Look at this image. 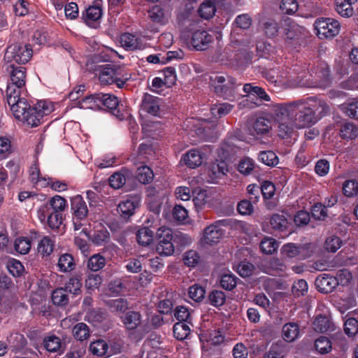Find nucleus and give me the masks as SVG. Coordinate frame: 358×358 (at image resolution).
Listing matches in <instances>:
<instances>
[{
    "label": "nucleus",
    "instance_id": "1",
    "mask_svg": "<svg viewBox=\"0 0 358 358\" xmlns=\"http://www.w3.org/2000/svg\"><path fill=\"white\" fill-rule=\"evenodd\" d=\"M329 111L326 101L310 96L273 105L271 117L278 123V136L289 139L297 136L299 129L310 128Z\"/></svg>",
    "mask_w": 358,
    "mask_h": 358
},
{
    "label": "nucleus",
    "instance_id": "2",
    "mask_svg": "<svg viewBox=\"0 0 358 358\" xmlns=\"http://www.w3.org/2000/svg\"><path fill=\"white\" fill-rule=\"evenodd\" d=\"M9 106L16 119L32 127L40 124L41 118L53 110L50 102L39 101L31 108L24 98Z\"/></svg>",
    "mask_w": 358,
    "mask_h": 358
},
{
    "label": "nucleus",
    "instance_id": "3",
    "mask_svg": "<svg viewBox=\"0 0 358 358\" xmlns=\"http://www.w3.org/2000/svg\"><path fill=\"white\" fill-rule=\"evenodd\" d=\"M10 82L6 90V97L8 105H13L15 101L24 99L21 97L25 91L26 69L22 66L15 67L10 64Z\"/></svg>",
    "mask_w": 358,
    "mask_h": 358
},
{
    "label": "nucleus",
    "instance_id": "4",
    "mask_svg": "<svg viewBox=\"0 0 358 358\" xmlns=\"http://www.w3.org/2000/svg\"><path fill=\"white\" fill-rule=\"evenodd\" d=\"M210 84L218 96L229 100L236 97L237 88L241 85L236 83V79L227 75L210 76Z\"/></svg>",
    "mask_w": 358,
    "mask_h": 358
},
{
    "label": "nucleus",
    "instance_id": "5",
    "mask_svg": "<svg viewBox=\"0 0 358 358\" xmlns=\"http://www.w3.org/2000/svg\"><path fill=\"white\" fill-rule=\"evenodd\" d=\"M329 69L324 62L320 63L317 69L309 71V75L306 76L299 80L300 87H326L329 84Z\"/></svg>",
    "mask_w": 358,
    "mask_h": 358
},
{
    "label": "nucleus",
    "instance_id": "6",
    "mask_svg": "<svg viewBox=\"0 0 358 358\" xmlns=\"http://www.w3.org/2000/svg\"><path fill=\"white\" fill-rule=\"evenodd\" d=\"M32 56V49L29 45L13 44L8 46L5 52L4 59L7 62L25 64Z\"/></svg>",
    "mask_w": 358,
    "mask_h": 358
},
{
    "label": "nucleus",
    "instance_id": "7",
    "mask_svg": "<svg viewBox=\"0 0 358 358\" xmlns=\"http://www.w3.org/2000/svg\"><path fill=\"white\" fill-rule=\"evenodd\" d=\"M156 251L160 255L170 256L174 252L172 243L173 234L171 229L165 227L158 229L156 234Z\"/></svg>",
    "mask_w": 358,
    "mask_h": 358
},
{
    "label": "nucleus",
    "instance_id": "8",
    "mask_svg": "<svg viewBox=\"0 0 358 358\" xmlns=\"http://www.w3.org/2000/svg\"><path fill=\"white\" fill-rule=\"evenodd\" d=\"M317 35L319 38H329L336 36L340 31L341 25L338 20L333 18H321L315 22Z\"/></svg>",
    "mask_w": 358,
    "mask_h": 358
},
{
    "label": "nucleus",
    "instance_id": "9",
    "mask_svg": "<svg viewBox=\"0 0 358 358\" xmlns=\"http://www.w3.org/2000/svg\"><path fill=\"white\" fill-rule=\"evenodd\" d=\"M129 74L120 75V73L114 68L107 65L103 67L99 76L100 82L103 85L115 83L120 88L122 87L125 82L129 79Z\"/></svg>",
    "mask_w": 358,
    "mask_h": 358
},
{
    "label": "nucleus",
    "instance_id": "10",
    "mask_svg": "<svg viewBox=\"0 0 358 358\" xmlns=\"http://www.w3.org/2000/svg\"><path fill=\"white\" fill-rule=\"evenodd\" d=\"M224 222V220H218L206 227L201 239V243L203 244L213 245L219 242L223 234L220 226Z\"/></svg>",
    "mask_w": 358,
    "mask_h": 358
},
{
    "label": "nucleus",
    "instance_id": "11",
    "mask_svg": "<svg viewBox=\"0 0 358 358\" xmlns=\"http://www.w3.org/2000/svg\"><path fill=\"white\" fill-rule=\"evenodd\" d=\"M271 121L265 117L257 118L249 128V134L257 139L268 136L271 130Z\"/></svg>",
    "mask_w": 358,
    "mask_h": 358
},
{
    "label": "nucleus",
    "instance_id": "12",
    "mask_svg": "<svg viewBox=\"0 0 358 358\" xmlns=\"http://www.w3.org/2000/svg\"><path fill=\"white\" fill-rule=\"evenodd\" d=\"M161 99L149 94H145L142 103L141 110L153 116H159Z\"/></svg>",
    "mask_w": 358,
    "mask_h": 358
},
{
    "label": "nucleus",
    "instance_id": "13",
    "mask_svg": "<svg viewBox=\"0 0 358 358\" xmlns=\"http://www.w3.org/2000/svg\"><path fill=\"white\" fill-rule=\"evenodd\" d=\"M213 41V36L206 31L197 30L193 33L191 43L197 50H204Z\"/></svg>",
    "mask_w": 358,
    "mask_h": 358
},
{
    "label": "nucleus",
    "instance_id": "14",
    "mask_svg": "<svg viewBox=\"0 0 358 358\" xmlns=\"http://www.w3.org/2000/svg\"><path fill=\"white\" fill-rule=\"evenodd\" d=\"M103 15L101 6L99 2L89 6L85 12L83 14V18L85 23L90 26L94 27V24L99 22Z\"/></svg>",
    "mask_w": 358,
    "mask_h": 358
},
{
    "label": "nucleus",
    "instance_id": "15",
    "mask_svg": "<svg viewBox=\"0 0 358 358\" xmlns=\"http://www.w3.org/2000/svg\"><path fill=\"white\" fill-rule=\"evenodd\" d=\"M120 42L127 50H141L145 48L142 39L134 34L124 33L121 35Z\"/></svg>",
    "mask_w": 358,
    "mask_h": 358
},
{
    "label": "nucleus",
    "instance_id": "16",
    "mask_svg": "<svg viewBox=\"0 0 358 358\" xmlns=\"http://www.w3.org/2000/svg\"><path fill=\"white\" fill-rule=\"evenodd\" d=\"M71 210L76 220H84L88 214L87 204L80 195H76L71 199Z\"/></svg>",
    "mask_w": 358,
    "mask_h": 358
},
{
    "label": "nucleus",
    "instance_id": "17",
    "mask_svg": "<svg viewBox=\"0 0 358 358\" xmlns=\"http://www.w3.org/2000/svg\"><path fill=\"white\" fill-rule=\"evenodd\" d=\"M229 171L228 164L225 160L215 159L208 167V175L212 179H219Z\"/></svg>",
    "mask_w": 358,
    "mask_h": 358
},
{
    "label": "nucleus",
    "instance_id": "18",
    "mask_svg": "<svg viewBox=\"0 0 358 358\" xmlns=\"http://www.w3.org/2000/svg\"><path fill=\"white\" fill-rule=\"evenodd\" d=\"M124 327L129 330H135L141 324V315L139 312L130 310L120 317Z\"/></svg>",
    "mask_w": 358,
    "mask_h": 358
},
{
    "label": "nucleus",
    "instance_id": "19",
    "mask_svg": "<svg viewBox=\"0 0 358 358\" xmlns=\"http://www.w3.org/2000/svg\"><path fill=\"white\" fill-rule=\"evenodd\" d=\"M339 136L343 140H353L358 136V127L349 122H341L338 125Z\"/></svg>",
    "mask_w": 358,
    "mask_h": 358
},
{
    "label": "nucleus",
    "instance_id": "20",
    "mask_svg": "<svg viewBox=\"0 0 358 358\" xmlns=\"http://www.w3.org/2000/svg\"><path fill=\"white\" fill-rule=\"evenodd\" d=\"M29 180L36 188H44L49 185L50 180L41 176L38 164H33L29 169Z\"/></svg>",
    "mask_w": 358,
    "mask_h": 358
},
{
    "label": "nucleus",
    "instance_id": "21",
    "mask_svg": "<svg viewBox=\"0 0 358 358\" xmlns=\"http://www.w3.org/2000/svg\"><path fill=\"white\" fill-rule=\"evenodd\" d=\"M76 262L72 255L64 253L59 255L57 267L59 271L68 273L73 271L76 268Z\"/></svg>",
    "mask_w": 358,
    "mask_h": 358
},
{
    "label": "nucleus",
    "instance_id": "22",
    "mask_svg": "<svg viewBox=\"0 0 358 358\" xmlns=\"http://www.w3.org/2000/svg\"><path fill=\"white\" fill-rule=\"evenodd\" d=\"M55 243L54 238L48 236H43L37 245L38 254L43 257L50 256L54 250Z\"/></svg>",
    "mask_w": 358,
    "mask_h": 358
},
{
    "label": "nucleus",
    "instance_id": "23",
    "mask_svg": "<svg viewBox=\"0 0 358 358\" xmlns=\"http://www.w3.org/2000/svg\"><path fill=\"white\" fill-rule=\"evenodd\" d=\"M315 284L320 292L327 293L333 291L336 285H338V282L334 277L324 275L317 278L315 280Z\"/></svg>",
    "mask_w": 358,
    "mask_h": 358
},
{
    "label": "nucleus",
    "instance_id": "24",
    "mask_svg": "<svg viewBox=\"0 0 358 358\" xmlns=\"http://www.w3.org/2000/svg\"><path fill=\"white\" fill-rule=\"evenodd\" d=\"M313 329L321 333L332 331L334 330V325L328 316L319 315L313 322Z\"/></svg>",
    "mask_w": 358,
    "mask_h": 358
},
{
    "label": "nucleus",
    "instance_id": "25",
    "mask_svg": "<svg viewBox=\"0 0 358 358\" xmlns=\"http://www.w3.org/2000/svg\"><path fill=\"white\" fill-rule=\"evenodd\" d=\"M90 238L94 244L102 245L110 241V234L106 227L99 224L95 227L94 233Z\"/></svg>",
    "mask_w": 358,
    "mask_h": 358
},
{
    "label": "nucleus",
    "instance_id": "26",
    "mask_svg": "<svg viewBox=\"0 0 358 358\" xmlns=\"http://www.w3.org/2000/svg\"><path fill=\"white\" fill-rule=\"evenodd\" d=\"M243 90L246 94L252 95L255 99H259L260 101V106L263 101H269V96L266 93L264 89L260 87L255 86L250 83L245 84Z\"/></svg>",
    "mask_w": 358,
    "mask_h": 358
},
{
    "label": "nucleus",
    "instance_id": "27",
    "mask_svg": "<svg viewBox=\"0 0 358 358\" xmlns=\"http://www.w3.org/2000/svg\"><path fill=\"white\" fill-rule=\"evenodd\" d=\"M78 106L80 108H89L92 110H98L101 108L100 93L94 94L79 100Z\"/></svg>",
    "mask_w": 358,
    "mask_h": 358
},
{
    "label": "nucleus",
    "instance_id": "28",
    "mask_svg": "<svg viewBox=\"0 0 358 358\" xmlns=\"http://www.w3.org/2000/svg\"><path fill=\"white\" fill-rule=\"evenodd\" d=\"M305 245L298 246L294 243H289L282 246L281 253L284 257L287 258H294L299 255L305 258L306 255L303 254V251L305 250Z\"/></svg>",
    "mask_w": 358,
    "mask_h": 358
},
{
    "label": "nucleus",
    "instance_id": "29",
    "mask_svg": "<svg viewBox=\"0 0 358 358\" xmlns=\"http://www.w3.org/2000/svg\"><path fill=\"white\" fill-rule=\"evenodd\" d=\"M185 164L190 168H195L202 164L203 157L199 150L192 149L183 157Z\"/></svg>",
    "mask_w": 358,
    "mask_h": 358
},
{
    "label": "nucleus",
    "instance_id": "30",
    "mask_svg": "<svg viewBox=\"0 0 358 358\" xmlns=\"http://www.w3.org/2000/svg\"><path fill=\"white\" fill-rule=\"evenodd\" d=\"M299 335V328L297 324L290 322L285 324L282 327V336L285 341L292 342L295 341Z\"/></svg>",
    "mask_w": 358,
    "mask_h": 358
},
{
    "label": "nucleus",
    "instance_id": "31",
    "mask_svg": "<svg viewBox=\"0 0 358 358\" xmlns=\"http://www.w3.org/2000/svg\"><path fill=\"white\" fill-rule=\"evenodd\" d=\"M100 101L101 108L104 106L111 111H115L119 104L117 97L110 94L100 93Z\"/></svg>",
    "mask_w": 358,
    "mask_h": 358
},
{
    "label": "nucleus",
    "instance_id": "32",
    "mask_svg": "<svg viewBox=\"0 0 358 358\" xmlns=\"http://www.w3.org/2000/svg\"><path fill=\"white\" fill-rule=\"evenodd\" d=\"M271 227L280 231H284L287 229L289 222L284 215L274 214L270 220Z\"/></svg>",
    "mask_w": 358,
    "mask_h": 358
},
{
    "label": "nucleus",
    "instance_id": "33",
    "mask_svg": "<svg viewBox=\"0 0 358 358\" xmlns=\"http://www.w3.org/2000/svg\"><path fill=\"white\" fill-rule=\"evenodd\" d=\"M127 171L122 169L111 175L109 178V184L114 189L121 188L126 182Z\"/></svg>",
    "mask_w": 358,
    "mask_h": 358
},
{
    "label": "nucleus",
    "instance_id": "34",
    "mask_svg": "<svg viewBox=\"0 0 358 358\" xmlns=\"http://www.w3.org/2000/svg\"><path fill=\"white\" fill-rule=\"evenodd\" d=\"M286 35L287 38H293L305 31V28L292 21L291 19L285 20Z\"/></svg>",
    "mask_w": 358,
    "mask_h": 358
},
{
    "label": "nucleus",
    "instance_id": "35",
    "mask_svg": "<svg viewBox=\"0 0 358 358\" xmlns=\"http://www.w3.org/2000/svg\"><path fill=\"white\" fill-rule=\"evenodd\" d=\"M215 3L211 0L203 1L199 9L200 16L206 20L211 18L215 15Z\"/></svg>",
    "mask_w": 358,
    "mask_h": 358
},
{
    "label": "nucleus",
    "instance_id": "36",
    "mask_svg": "<svg viewBox=\"0 0 358 358\" xmlns=\"http://www.w3.org/2000/svg\"><path fill=\"white\" fill-rule=\"evenodd\" d=\"M154 232L148 227L140 229L136 233V238L139 244L148 245L153 240Z\"/></svg>",
    "mask_w": 358,
    "mask_h": 358
},
{
    "label": "nucleus",
    "instance_id": "37",
    "mask_svg": "<svg viewBox=\"0 0 358 358\" xmlns=\"http://www.w3.org/2000/svg\"><path fill=\"white\" fill-rule=\"evenodd\" d=\"M352 3L345 0H336V10L343 17H350L353 14Z\"/></svg>",
    "mask_w": 358,
    "mask_h": 358
},
{
    "label": "nucleus",
    "instance_id": "38",
    "mask_svg": "<svg viewBox=\"0 0 358 358\" xmlns=\"http://www.w3.org/2000/svg\"><path fill=\"white\" fill-rule=\"evenodd\" d=\"M278 248V243L275 239L271 237H265L260 243V248L263 253L271 255L274 253Z\"/></svg>",
    "mask_w": 358,
    "mask_h": 358
},
{
    "label": "nucleus",
    "instance_id": "39",
    "mask_svg": "<svg viewBox=\"0 0 358 358\" xmlns=\"http://www.w3.org/2000/svg\"><path fill=\"white\" fill-rule=\"evenodd\" d=\"M106 305L113 312L124 313L129 308L127 300L122 298L108 300Z\"/></svg>",
    "mask_w": 358,
    "mask_h": 358
},
{
    "label": "nucleus",
    "instance_id": "40",
    "mask_svg": "<svg viewBox=\"0 0 358 358\" xmlns=\"http://www.w3.org/2000/svg\"><path fill=\"white\" fill-rule=\"evenodd\" d=\"M258 159L262 163L268 166H275L278 163V158L273 151H261L259 153Z\"/></svg>",
    "mask_w": 358,
    "mask_h": 358
},
{
    "label": "nucleus",
    "instance_id": "41",
    "mask_svg": "<svg viewBox=\"0 0 358 358\" xmlns=\"http://www.w3.org/2000/svg\"><path fill=\"white\" fill-rule=\"evenodd\" d=\"M190 332V328L187 322H177L173 326L174 336L178 340H183L187 337Z\"/></svg>",
    "mask_w": 358,
    "mask_h": 358
},
{
    "label": "nucleus",
    "instance_id": "42",
    "mask_svg": "<svg viewBox=\"0 0 358 358\" xmlns=\"http://www.w3.org/2000/svg\"><path fill=\"white\" fill-rule=\"evenodd\" d=\"M154 177L152 170L147 166H142L138 168L136 178L143 184H148L150 182Z\"/></svg>",
    "mask_w": 358,
    "mask_h": 358
},
{
    "label": "nucleus",
    "instance_id": "43",
    "mask_svg": "<svg viewBox=\"0 0 358 358\" xmlns=\"http://www.w3.org/2000/svg\"><path fill=\"white\" fill-rule=\"evenodd\" d=\"M136 203L131 200L123 201L118 205V211L122 217H127L134 214Z\"/></svg>",
    "mask_w": 358,
    "mask_h": 358
},
{
    "label": "nucleus",
    "instance_id": "44",
    "mask_svg": "<svg viewBox=\"0 0 358 358\" xmlns=\"http://www.w3.org/2000/svg\"><path fill=\"white\" fill-rule=\"evenodd\" d=\"M262 29L268 37L273 38L278 35L279 25L275 20L268 19L262 24Z\"/></svg>",
    "mask_w": 358,
    "mask_h": 358
},
{
    "label": "nucleus",
    "instance_id": "45",
    "mask_svg": "<svg viewBox=\"0 0 358 358\" xmlns=\"http://www.w3.org/2000/svg\"><path fill=\"white\" fill-rule=\"evenodd\" d=\"M234 106L227 103H219L214 105L210 110L212 115L215 118H219L222 116L226 115L229 113L233 109Z\"/></svg>",
    "mask_w": 358,
    "mask_h": 358
},
{
    "label": "nucleus",
    "instance_id": "46",
    "mask_svg": "<svg viewBox=\"0 0 358 358\" xmlns=\"http://www.w3.org/2000/svg\"><path fill=\"white\" fill-rule=\"evenodd\" d=\"M108 345L107 343L101 339L93 341L90 345V352L96 356H103L106 354Z\"/></svg>",
    "mask_w": 358,
    "mask_h": 358
},
{
    "label": "nucleus",
    "instance_id": "47",
    "mask_svg": "<svg viewBox=\"0 0 358 358\" xmlns=\"http://www.w3.org/2000/svg\"><path fill=\"white\" fill-rule=\"evenodd\" d=\"M52 301L57 306H65L69 302V297L66 291L64 288H57L52 294Z\"/></svg>",
    "mask_w": 358,
    "mask_h": 358
},
{
    "label": "nucleus",
    "instance_id": "48",
    "mask_svg": "<svg viewBox=\"0 0 358 358\" xmlns=\"http://www.w3.org/2000/svg\"><path fill=\"white\" fill-rule=\"evenodd\" d=\"M73 334L78 341H84L90 337L88 326L83 322L77 324L73 329Z\"/></svg>",
    "mask_w": 358,
    "mask_h": 358
},
{
    "label": "nucleus",
    "instance_id": "49",
    "mask_svg": "<svg viewBox=\"0 0 358 358\" xmlns=\"http://www.w3.org/2000/svg\"><path fill=\"white\" fill-rule=\"evenodd\" d=\"M105 264V258L103 256L96 254L94 255L89 259L87 262V267L93 271H97L102 268Z\"/></svg>",
    "mask_w": 358,
    "mask_h": 358
},
{
    "label": "nucleus",
    "instance_id": "50",
    "mask_svg": "<svg viewBox=\"0 0 358 358\" xmlns=\"http://www.w3.org/2000/svg\"><path fill=\"white\" fill-rule=\"evenodd\" d=\"M14 246L17 252L25 255L29 252L31 244L28 238L20 237L15 240Z\"/></svg>",
    "mask_w": 358,
    "mask_h": 358
},
{
    "label": "nucleus",
    "instance_id": "51",
    "mask_svg": "<svg viewBox=\"0 0 358 358\" xmlns=\"http://www.w3.org/2000/svg\"><path fill=\"white\" fill-rule=\"evenodd\" d=\"M43 343L45 349L49 352H57L61 347V341L55 336L45 338Z\"/></svg>",
    "mask_w": 358,
    "mask_h": 358
},
{
    "label": "nucleus",
    "instance_id": "52",
    "mask_svg": "<svg viewBox=\"0 0 358 358\" xmlns=\"http://www.w3.org/2000/svg\"><path fill=\"white\" fill-rule=\"evenodd\" d=\"M315 349L321 354L329 352L331 349V341L324 336H320L315 340Z\"/></svg>",
    "mask_w": 358,
    "mask_h": 358
},
{
    "label": "nucleus",
    "instance_id": "53",
    "mask_svg": "<svg viewBox=\"0 0 358 358\" xmlns=\"http://www.w3.org/2000/svg\"><path fill=\"white\" fill-rule=\"evenodd\" d=\"M209 301L211 305L218 307L222 306L226 300L225 294L222 291L214 290L209 294Z\"/></svg>",
    "mask_w": 358,
    "mask_h": 358
},
{
    "label": "nucleus",
    "instance_id": "54",
    "mask_svg": "<svg viewBox=\"0 0 358 358\" xmlns=\"http://www.w3.org/2000/svg\"><path fill=\"white\" fill-rule=\"evenodd\" d=\"M236 277L231 273L223 274L220 279V285L227 290L233 289L236 285Z\"/></svg>",
    "mask_w": 358,
    "mask_h": 358
},
{
    "label": "nucleus",
    "instance_id": "55",
    "mask_svg": "<svg viewBox=\"0 0 358 358\" xmlns=\"http://www.w3.org/2000/svg\"><path fill=\"white\" fill-rule=\"evenodd\" d=\"M343 194L348 197L358 194V182L354 180H346L343 185Z\"/></svg>",
    "mask_w": 358,
    "mask_h": 358
},
{
    "label": "nucleus",
    "instance_id": "56",
    "mask_svg": "<svg viewBox=\"0 0 358 358\" xmlns=\"http://www.w3.org/2000/svg\"><path fill=\"white\" fill-rule=\"evenodd\" d=\"M255 168L254 161L248 157L244 158L239 162L238 169L243 175H249Z\"/></svg>",
    "mask_w": 358,
    "mask_h": 358
},
{
    "label": "nucleus",
    "instance_id": "57",
    "mask_svg": "<svg viewBox=\"0 0 358 358\" xmlns=\"http://www.w3.org/2000/svg\"><path fill=\"white\" fill-rule=\"evenodd\" d=\"M200 261V256L194 250H189L183 255V262L188 266L194 267Z\"/></svg>",
    "mask_w": 358,
    "mask_h": 358
},
{
    "label": "nucleus",
    "instance_id": "58",
    "mask_svg": "<svg viewBox=\"0 0 358 358\" xmlns=\"http://www.w3.org/2000/svg\"><path fill=\"white\" fill-rule=\"evenodd\" d=\"M81 282L78 277H71L66 283L64 289L73 294H78L80 292Z\"/></svg>",
    "mask_w": 358,
    "mask_h": 358
},
{
    "label": "nucleus",
    "instance_id": "59",
    "mask_svg": "<svg viewBox=\"0 0 358 358\" xmlns=\"http://www.w3.org/2000/svg\"><path fill=\"white\" fill-rule=\"evenodd\" d=\"M259 106H260L259 99H255L254 97L252 96V95H250L249 94H247V95L245 96V98L243 99L238 103V108L241 109H243V108L252 109V108H255Z\"/></svg>",
    "mask_w": 358,
    "mask_h": 358
},
{
    "label": "nucleus",
    "instance_id": "60",
    "mask_svg": "<svg viewBox=\"0 0 358 358\" xmlns=\"http://www.w3.org/2000/svg\"><path fill=\"white\" fill-rule=\"evenodd\" d=\"M342 241L336 236H331L327 238L324 248L331 252H336L341 247Z\"/></svg>",
    "mask_w": 358,
    "mask_h": 358
},
{
    "label": "nucleus",
    "instance_id": "61",
    "mask_svg": "<svg viewBox=\"0 0 358 358\" xmlns=\"http://www.w3.org/2000/svg\"><path fill=\"white\" fill-rule=\"evenodd\" d=\"M48 203L53 211L59 213L64 210L66 206V201L58 195L53 196Z\"/></svg>",
    "mask_w": 358,
    "mask_h": 358
},
{
    "label": "nucleus",
    "instance_id": "62",
    "mask_svg": "<svg viewBox=\"0 0 358 358\" xmlns=\"http://www.w3.org/2000/svg\"><path fill=\"white\" fill-rule=\"evenodd\" d=\"M7 268L10 273L14 277L20 276L24 271V266L20 262L16 259H12L8 262Z\"/></svg>",
    "mask_w": 358,
    "mask_h": 358
},
{
    "label": "nucleus",
    "instance_id": "63",
    "mask_svg": "<svg viewBox=\"0 0 358 358\" xmlns=\"http://www.w3.org/2000/svg\"><path fill=\"white\" fill-rule=\"evenodd\" d=\"M344 331L349 336H353L358 332V321L349 318L344 323Z\"/></svg>",
    "mask_w": 358,
    "mask_h": 358
},
{
    "label": "nucleus",
    "instance_id": "64",
    "mask_svg": "<svg viewBox=\"0 0 358 358\" xmlns=\"http://www.w3.org/2000/svg\"><path fill=\"white\" fill-rule=\"evenodd\" d=\"M284 350L278 344H273L269 350L264 354V358H284Z\"/></svg>",
    "mask_w": 358,
    "mask_h": 358
}]
</instances>
